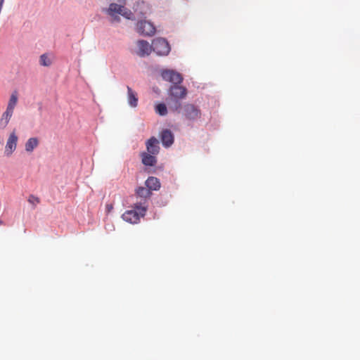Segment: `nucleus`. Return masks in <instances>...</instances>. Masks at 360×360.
<instances>
[{
    "mask_svg": "<svg viewBox=\"0 0 360 360\" xmlns=\"http://www.w3.org/2000/svg\"><path fill=\"white\" fill-rule=\"evenodd\" d=\"M152 49L159 56H167L171 51V47L167 40L161 37L153 39Z\"/></svg>",
    "mask_w": 360,
    "mask_h": 360,
    "instance_id": "nucleus-1",
    "label": "nucleus"
},
{
    "mask_svg": "<svg viewBox=\"0 0 360 360\" xmlns=\"http://www.w3.org/2000/svg\"><path fill=\"white\" fill-rule=\"evenodd\" d=\"M161 76L163 80L169 82L173 85H179L184 79L183 76L174 70H162Z\"/></svg>",
    "mask_w": 360,
    "mask_h": 360,
    "instance_id": "nucleus-2",
    "label": "nucleus"
},
{
    "mask_svg": "<svg viewBox=\"0 0 360 360\" xmlns=\"http://www.w3.org/2000/svg\"><path fill=\"white\" fill-rule=\"evenodd\" d=\"M155 30L154 25L146 20H139L136 24V31L141 35L153 36Z\"/></svg>",
    "mask_w": 360,
    "mask_h": 360,
    "instance_id": "nucleus-3",
    "label": "nucleus"
},
{
    "mask_svg": "<svg viewBox=\"0 0 360 360\" xmlns=\"http://www.w3.org/2000/svg\"><path fill=\"white\" fill-rule=\"evenodd\" d=\"M183 109L184 115L187 120L194 121L201 117V111L200 108L193 104H186Z\"/></svg>",
    "mask_w": 360,
    "mask_h": 360,
    "instance_id": "nucleus-4",
    "label": "nucleus"
},
{
    "mask_svg": "<svg viewBox=\"0 0 360 360\" xmlns=\"http://www.w3.org/2000/svg\"><path fill=\"white\" fill-rule=\"evenodd\" d=\"M169 94L172 99L184 98L187 94V89L180 85H172L169 88Z\"/></svg>",
    "mask_w": 360,
    "mask_h": 360,
    "instance_id": "nucleus-5",
    "label": "nucleus"
},
{
    "mask_svg": "<svg viewBox=\"0 0 360 360\" xmlns=\"http://www.w3.org/2000/svg\"><path fill=\"white\" fill-rule=\"evenodd\" d=\"M162 144L165 148L170 147L174 142V136L170 129H165L160 133Z\"/></svg>",
    "mask_w": 360,
    "mask_h": 360,
    "instance_id": "nucleus-6",
    "label": "nucleus"
},
{
    "mask_svg": "<svg viewBox=\"0 0 360 360\" xmlns=\"http://www.w3.org/2000/svg\"><path fill=\"white\" fill-rule=\"evenodd\" d=\"M17 141L18 136H16L15 131H13L10 134L6 142L5 154L7 156H9L15 151V150L16 149Z\"/></svg>",
    "mask_w": 360,
    "mask_h": 360,
    "instance_id": "nucleus-7",
    "label": "nucleus"
},
{
    "mask_svg": "<svg viewBox=\"0 0 360 360\" xmlns=\"http://www.w3.org/2000/svg\"><path fill=\"white\" fill-rule=\"evenodd\" d=\"M146 146L147 148L146 153L155 155L159 153L160 149L159 146V141L155 136H152L148 139L146 142Z\"/></svg>",
    "mask_w": 360,
    "mask_h": 360,
    "instance_id": "nucleus-8",
    "label": "nucleus"
},
{
    "mask_svg": "<svg viewBox=\"0 0 360 360\" xmlns=\"http://www.w3.org/2000/svg\"><path fill=\"white\" fill-rule=\"evenodd\" d=\"M141 216L136 210H127L122 215L124 221L130 224H136L140 219Z\"/></svg>",
    "mask_w": 360,
    "mask_h": 360,
    "instance_id": "nucleus-9",
    "label": "nucleus"
},
{
    "mask_svg": "<svg viewBox=\"0 0 360 360\" xmlns=\"http://www.w3.org/2000/svg\"><path fill=\"white\" fill-rule=\"evenodd\" d=\"M138 46L139 48V56L143 57L145 56H148L150 53L152 49V44L150 45L149 43L146 40H139Z\"/></svg>",
    "mask_w": 360,
    "mask_h": 360,
    "instance_id": "nucleus-10",
    "label": "nucleus"
},
{
    "mask_svg": "<svg viewBox=\"0 0 360 360\" xmlns=\"http://www.w3.org/2000/svg\"><path fill=\"white\" fill-rule=\"evenodd\" d=\"M142 163L145 166L153 167L157 163V158L155 155L143 152L141 153Z\"/></svg>",
    "mask_w": 360,
    "mask_h": 360,
    "instance_id": "nucleus-11",
    "label": "nucleus"
},
{
    "mask_svg": "<svg viewBox=\"0 0 360 360\" xmlns=\"http://www.w3.org/2000/svg\"><path fill=\"white\" fill-rule=\"evenodd\" d=\"M145 185L150 191H158L161 186L159 179L155 176H149L146 180Z\"/></svg>",
    "mask_w": 360,
    "mask_h": 360,
    "instance_id": "nucleus-12",
    "label": "nucleus"
},
{
    "mask_svg": "<svg viewBox=\"0 0 360 360\" xmlns=\"http://www.w3.org/2000/svg\"><path fill=\"white\" fill-rule=\"evenodd\" d=\"M124 6L117 4L116 3H111L109 5L108 8L103 9V11L105 12L108 15H115V14H121L122 12V8Z\"/></svg>",
    "mask_w": 360,
    "mask_h": 360,
    "instance_id": "nucleus-13",
    "label": "nucleus"
},
{
    "mask_svg": "<svg viewBox=\"0 0 360 360\" xmlns=\"http://www.w3.org/2000/svg\"><path fill=\"white\" fill-rule=\"evenodd\" d=\"M127 101L128 104L131 108H136L138 105L137 94L129 86H127Z\"/></svg>",
    "mask_w": 360,
    "mask_h": 360,
    "instance_id": "nucleus-14",
    "label": "nucleus"
},
{
    "mask_svg": "<svg viewBox=\"0 0 360 360\" xmlns=\"http://www.w3.org/2000/svg\"><path fill=\"white\" fill-rule=\"evenodd\" d=\"M13 112L7 110L3 112L0 119V129H4L7 127L11 118L13 116Z\"/></svg>",
    "mask_w": 360,
    "mask_h": 360,
    "instance_id": "nucleus-15",
    "label": "nucleus"
},
{
    "mask_svg": "<svg viewBox=\"0 0 360 360\" xmlns=\"http://www.w3.org/2000/svg\"><path fill=\"white\" fill-rule=\"evenodd\" d=\"M136 194L145 200L150 198L152 195V192L148 189V187L139 186L136 189Z\"/></svg>",
    "mask_w": 360,
    "mask_h": 360,
    "instance_id": "nucleus-16",
    "label": "nucleus"
},
{
    "mask_svg": "<svg viewBox=\"0 0 360 360\" xmlns=\"http://www.w3.org/2000/svg\"><path fill=\"white\" fill-rule=\"evenodd\" d=\"M39 140L36 137L30 138L25 143V150L27 153H32L34 149L38 146Z\"/></svg>",
    "mask_w": 360,
    "mask_h": 360,
    "instance_id": "nucleus-17",
    "label": "nucleus"
},
{
    "mask_svg": "<svg viewBox=\"0 0 360 360\" xmlns=\"http://www.w3.org/2000/svg\"><path fill=\"white\" fill-rule=\"evenodd\" d=\"M18 102V96L16 92H14L11 94L8 103L7 105L6 109L7 110L11 111L13 112L15 106L16 105Z\"/></svg>",
    "mask_w": 360,
    "mask_h": 360,
    "instance_id": "nucleus-18",
    "label": "nucleus"
},
{
    "mask_svg": "<svg viewBox=\"0 0 360 360\" xmlns=\"http://www.w3.org/2000/svg\"><path fill=\"white\" fill-rule=\"evenodd\" d=\"M155 110L160 116H165L167 114V108L165 103H159L155 105Z\"/></svg>",
    "mask_w": 360,
    "mask_h": 360,
    "instance_id": "nucleus-19",
    "label": "nucleus"
},
{
    "mask_svg": "<svg viewBox=\"0 0 360 360\" xmlns=\"http://www.w3.org/2000/svg\"><path fill=\"white\" fill-rule=\"evenodd\" d=\"M134 208V210H136L141 217H143L146 215L147 207L143 206L141 202L135 203Z\"/></svg>",
    "mask_w": 360,
    "mask_h": 360,
    "instance_id": "nucleus-20",
    "label": "nucleus"
},
{
    "mask_svg": "<svg viewBox=\"0 0 360 360\" xmlns=\"http://www.w3.org/2000/svg\"><path fill=\"white\" fill-rule=\"evenodd\" d=\"M120 15L127 20H135L134 14L129 9L125 8L124 6L123 7L122 12H121Z\"/></svg>",
    "mask_w": 360,
    "mask_h": 360,
    "instance_id": "nucleus-21",
    "label": "nucleus"
},
{
    "mask_svg": "<svg viewBox=\"0 0 360 360\" xmlns=\"http://www.w3.org/2000/svg\"><path fill=\"white\" fill-rule=\"evenodd\" d=\"M39 63L41 65L43 66H49L51 65V60L49 59V58L46 56V54H42L40 56Z\"/></svg>",
    "mask_w": 360,
    "mask_h": 360,
    "instance_id": "nucleus-22",
    "label": "nucleus"
},
{
    "mask_svg": "<svg viewBox=\"0 0 360 360\" xmlns=\"http://www.w3.org/2000/svg\"><path fill=\"white\" fill-rule=\"evenodd\" d=\"M173 101V105L172 106V108L174 110H179L181 107V103L179 101V99H172Z\"/></svg>",
    "mask_w": 360,
    "mask_h": 360,
    "instance_id": "nucleus-23",
    "label": "nucleus"
},
{
    "mask_svg": "<svg viewBox=\"0 0 360 360\" xmlns=\"http://www.w3.org/2000/svg\"><path fill=\"white\" fill-rule=\"evenodd\" d=\"M28 202L30 204L34 205L35 203L39 202V198L35 197L33 195H30L28 198Z\"/></svg>",
    "mask_w": 360,
    "mask_h": 360,
    "instance_id": "nucleus-24",
    "label": "nucleus"
},
{
    "mask_svg": "<svg viewBox=\"0 0 360 360\" xmlns=\"http://www.w3.org/2000/svg\"><path fill=\"white\" fill-rule=\"evenodd\" d=\"M119 14H115V15H110L112 18V22H120V18L118 15Z\"/></svg>",
    "mask_w": 360,
    "mask_h": 360,
    "instance_id": "nucleus-25",
    "label": "nucleus"
},
{
    "mask_svg": "<svg viewBox=\"0 0 360 360\" xmlns=\"http://www.w3.org/2000/svg\"><path fill=\"white\" fill-rule=\"evenodd\" d=\"M4 0H0V5H4Z\"/></svg>",
    "mask_w": 360,
    "mask_h": 360,
    "instance_id": "nucleus-26",
    "label": "nucleus"
},
{
    "mask_svg": "<svg viewBox=\"0 0 360 360\" xmlns=\"http://www.w3.org/2000/svg\"><path fill=\"white\" fill-rule=\"evenodd\" d=\"M112 205H110V206H109V205H108V210H109L110 209H112Z\"/></svg>",
    "mask_w": 360,
    "mask_h": 360,
    "instance_id": "nucleus-27",
    "label": "nucleus"
},
{
    "mask_svg": "<svg viewBox=\"0 0 360 360\" xmlns=\"http://www.w3.org/2000/svg\"><path fill=\"white\" fill-rule=\"evenodd\" d=\"M3 224V221L0 219V225Z\"/></svg>",
    "mask_w": 360,
    "mask_h": 360,
    "instance_id": "nucleus-28",
    "label": "nucleus"
}]
</instances>
